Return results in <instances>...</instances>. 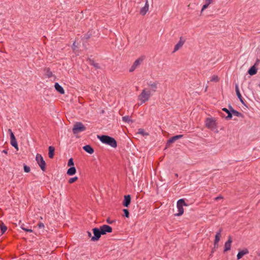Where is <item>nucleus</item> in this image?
I'll return each instance as SVG.
<instances>
[{
    "label": "nucleus",
    "instance_id": "nucleus-42",
    "mask_svg": "<svg viewBox=\"0 0 260 260\" xmlns=\"http://www.w3.org/2000/svg\"><path fill=\"white\" fill-rule=\"evenodd\" d=\"M222 199V196H218V197L215 198V200L216 201H217V200H218L219 199Z\"/></svg>",
    "mask_w": 260,
    "mask_h": 260
},
{
    "label": "nucleus",
    "instance_id": "nucleus-6",
    "mask_svg": "<svg viewBox=\"0 0 260 260\" xmlns=\"http://www.w3.org/2000/svg\"><path fill=\"white\" fill-rule=\"evenodd\" d=\"M36 160L41 170L45 171L46 170V162L43 156L40 154L38 153L36 156Z\"/></svg>",
    "mask_w": 260,
    "mask_h": 260
},
{
    "label": "nucleus",
    "instance_id": "nucleus-5",
    "mask_svg": "<svg viewBox=\"0 0 260 260\" xmlns=\"http://www.w3.org/2000/svg\"><path fill=\"white\" fill-rule=\"evenodd\" d=\"M144 59H145L144 56H142L139 57L138 59H137L134 61V62L133 63V64H132L131 67L129 68V72H134L137 68H138L141 65V64L143 62Z\"/></svg>",
    "mask_w": 260,
    "mask_h": 260
},
{
    "label": "nucleus",
    "instance_id": "nucleus-40",
    "mask_svg": "<svg viewBox=\"0 0 260 260\" xmlns=\"http://www.w3.org/2000/svg\"><path fill=\"white\" fill-rule=\"evenodd\" d=\"M259 62H260V60L259 59H257L253 66H255V67H256V66H257L259 64Z\"/></svg>",
    "mask_w": 260,
    "mask_h": 260
},
{
    "label": "nucleus",
    "instance_id": "nucleus-41",
    "mask_svg": "<svg viewBox=\"0 0 260 260\" xmlns=\"http://www.w3.org/2000/svg\"><path fill=\"white\" fill-rule=\"evenodd\" d=\"M107 222L109 223V224H112L114 222V221L113 220H110V219L109 218H107Z\"/></svg>",
    "mask_w": 260,
    "mask_h": 260
},
{
    "label": "nucleus",
    "instance_id": "nucleus-10",
    "mask_svg": "<svg viewBox=\"0 0 260 260\" xmlns=\"http://www.w3.org/2000/svg\"><path fill=\"white\" fill-rule=\"evenodd\" d=\"M102 235H105L107 233H111L112 232V228L108 225L104 224L100 227Z\"/></svg>",
    "mask_w": 260,
    "mask_h": 260
},
{
    "label": "nucleus",
    "instance_id": "nucleus-35",
    "mask_svg": "<svg viewBox=\"0 0 260 260\" xmlns=\"http://www.w3.org/2000/svg\"><path fill=\"white\" fill-rule=\"evenodd\" d=\"M74 161L73 159L72 158H71L69 159L68 162V166H74Z\"/></svg>",
    "mask_w": 260,
    "mask_h": 260
},
{
    "label": "nucleus",
    "instance_id": "nucleus-9",
    "mask_svg": "<svg viewBox=\"0 0 260 260\" xmlns=\"http://www.w3.org/2000/svg\"><path fill=\"white\" fill-rule=\"evenodd\" d=\"M8 132L10 133L11 144L15 147L17 150L18 149V144L15 136L11 129H8Z\"/></svg>",
    "mask_w": 260,
    "mask_h": 260
},
{
    "label": "nucleus",
    "instance_id": "nucleus-22",
    "mask_svg": "<svg viewBox=\"0 0 260 260\" xmlns=\"http://www.w3.org/2000/svg\"><path fill=\"white\" fill-rule=\"evenodd\" d=\"M44 72H45L46 76L49 78L53 76L52 72L50 71V68H45L44 69Z\"/></svg>",
    "mask_w": 260,
    "mask_h": 260
},
{
    "label": "nucleus",
    "instance_id": "nucleus-43",
    "mask_svg": "<svg viewBox=\"0 0 260 260\" xmlns=\"http://www.w3.org/2000/svg\"><path fill=\"white\" fill-rule=\"evenodd\" d=\"M87 234H88V236L89 237H91V233L90 232H87Z\"/></svg>",
    "mask_w": 260,
    "mask_h": 260
},
{
    "label": "nucleus",
    "instance_id": "nucleus-34",
    "mask_svg": "<svg viewBox=\"0 0 260 260\" xmlns=\"http://www.w3.org/2000/svg\"><path fill=\"white\" fill-rule=\"evenodd\" d=\"M23 167H24V171L25 172L28 173L30 172V169L28 166H26L25 164H24Z\"/></svg>",
    "mask_w": 260,
    "mask_h": 260
},
{
    "label": "nucleus",
    "instance_id": "nucleus-36",
    "mask_svg": "<svg viewBox=\"0 0 260 260\" xmlns=\"http://www.w3.org/2000/svg\"><path fill=\"white\" fill-rule=\"evenodd\" d=\"M208 7H209V5L205 3V4H204L202 7V8L201 10V13H202V12L204 10H205V9H206Z\"/></svg>",
    "mask_w": 260,
    "mask_h": 260
},
{
    "label": "nucleus",
    "instance_id": "nucleus-11",
    "mask_svg": "<svg viewBox=\"0 0 260 260\" xmlns=\"http://www.w3.org/2000/svg\"><path fill=\"white\" fill-rule=\"evenodd\" d=\"M222 231V229L221 228L220 229L218 232H216V234L215 236V240L214 242V248H217L218 247V243L219 241H220V237H221V233Z\"/></svg>",
    "mask_w": 260,
    "mask_h": 260
},
{
    "label": "nucleus",
    "instance_id": "nucleus-24",
    "mask_svg": "<svg viewBox=\"0 0 260 260\" xmlns=\"http://www.w3.org/2000/svg\"><path fill=\"white\" fill-rule=\"evenodd\" d=\"M48 149H49V153H48L49 157L50 158H52L54 155L55 148L54 147L50 146L49 147Z\"/></svg>",
    "mask_w": 260,
    "mask_h": 260
},
{
    "label": "nucleus",
    "instance_id": "nucleus-16",
    "mask_svg": "<svg viewBox=\"0 0 260 260\" xmlns=\"http://www.w3.org/2000/svg\"><path fill=\"white\" fill-rule=\"evenodd\" d=\"M183 136L182 135H179L172 137L169 140H168L167 145L174 143L175 141L182 138Z\"/></svg>",
    "mask_w": 260,
    "mask_h": 260
},
{
    "label": "nucleus",
    "instance_id": "nucleus-26",
    "mask_svg": "<svg viewBox=\"0 0 260 260\" xmlns=\"http://www.w3.org/2000/svg\"><path fill=\"white\" fill-rule=\"evenodd\" d=\"M76 172V169L75 167H72L70 168L67 171V174L70 176L74 175Z\"/></svg>",
    "mask_w": 260,
    "mask_h": 260
},
{
    "label": "nucleus",
    "instance_id": "nucleus-19",
    "mask_svg": "<svg viewBox=\"0 0 260 260\" xmlns=\"http://www.w3.org/2000/svg\"><path fill=\"white\" fill-rule=\"evenodd\" d=\"M83 149L86 152L91 154L94 152V149L89 145H87L83 147Z\"/></svg>",
    "mask_w": 260,
    "mask_h": 260
},
{
    "label": "nucleus",
    "instance_id": "nucleus-27",
    "mask_svg": "<svg viewBox=\"0 0 260 260\" xmlns=\"http://www.w3.org/2000/svg\"><path fill=\"white\" fill-rule=\"evenodd\" d=\"M0 228L2 234H4L7 230V227L4 224L3 222L1 223Z\"/></svg>",
    "mask_w": 260,
    "mask_h": 260
},
{
    "label": "nucleus",
    "instance_id": "nucleus-18",
    "mask_svg": "<svg viewBox=\"0 0 260 260\" xmlns=\"http://www.w3.org/2000/svg\"><path fill=\"white\" fill-rule=\"evenodd\" d=\"M235 90H236V94H237L238 99H239V100L242 104H244V99L242 98V96L240 92V90H239L238 84H236L235 86Z\"/></svg>",
    "mask_w": 260,
    "mask_h": 260
},
{
    "label": "nucleus",
    "instance_id": "nucleus-30",
    "mask_svg": "<svg viewBox=\"0 0 260 260\" xmlns=\"http://www.w3.org/2000/svg\"><path fill=\"white\" fill-rule=\"evenodd\" d=\"M219 81V78L217 76L213 75L212 76L210 81L217 82Z\"/></svg>",
    "mask_w": 260,
    "mask_h": 260
},
{
    "label": "nucleus",
    "instance_id": "nucleus-44",
    "mask_svg": "<svg viewBox=\"0 0 260 260\" xmlns=\"http://www.w3.org/2000/svg\"><path fill=\"white\" fill-rule=\"evenodd\" d=\"M3 153H4L5 154H7L8 153V151L7 150H3V151H2Z\"/></svg>",
    "mask_w": 260,
    "mask_h": 260
},
{
    "label": "nucleus",
    "instance_id": "nucleus-46",
    "mask_svg": "<svg viewBox=\"0 0 260 260\" xmlns=\"http://www.w3.org/2000/svg\"><path fill=\"white\" fill-rule=\"evenodd\" d=\"M258 86L260 88V83L258 84Z\"/></svg>",
    "mask_w": 260,
    "mask_h": 260
},
{
    "label": "nucleus",
    "instance_id": "nucleus-32",
    "mask_svg": "<svg viewBox=\"0 0 260 260\" xmlns=\"http://www.w3.org/2000/svg\"><path fill=\"white\" fill-rule=\"evenodd\" d=\"M21 228L25 232H30V233H31L32 232V230L30 229H27V228H26L24 227V224H22L21 225Z\"/></svg>",
    "mask_w": 260,
    "mask_h": 260
},
{
    "label": "nucleus",
    "instance_id": "nucleus-2",
    "mask_svg": "<svg viewBox=\"0 0 260 260\" xmlns=\"http://www.w3.org/2000/svg\"><path fill=\"white\" fill-rule=\"evenodd\" d=\"M98 137L103 143L108 145L113 148H116L117 146L116 141L112 137L106 135L98 136Z\"/></svg>",
    "mask_w": 260,
    "mask_h": 260
},
{
    "label": "nucleus",
    "instance_id": "nucleus-39",
    "mask_svg": "<svg viewBox=\"0 0 260 260\" xmlns=\"http://www.w3.org/2000/svg\"><path fill=\"white\" fill-rule=\"evenodd\" d=\"M213 0H205V3L209 6L210 4L213 3Z\"/></svg>",
    "mask_w": 260,
    "mask_h": 260
},
{
    "label": "nucleus",
    "instance_id": "nucleus-20",
    "mask_svg": "<svg viewBox=\"0 0 260 260\" xmlns=\"http://www.w3.org/2000/svg\"><path fill=\"white\" fill-rule=\"evenodd\" d=\"M229 108H230V109H231L232 115H234L236 116L237 117H242V118H243L244 117L243 115L241 113H240V112H238V111L233 109L231 106H230Z\"/></svg>",
    "mask_w": 260,
    "mask_h": 260
},
{
    "label": "nucleus",
    "instance_id": "nucleus-8",
    "mask_svg": "<svg viewBox=\"0 0 260 260\" xmlns=\"http://www.w3.org/2000/svg\"><path fill=\"white\" fill-rule=\"evenodd\" d=\"M205 124L207 128L213 129L216 126L215 120L212 118H208L205 121Z\"/></svg>",
    "mask_w": 260,
    "mask_h": 260
},
{
    "label": "nucleus",
    "instance_id": "nucleus-17",
    "mask_svg": "<svg viewBox=\"0 0 260 260\" xmlns=\"http://www.w3.org/2000/svg\"><path fill=\"white\" fill-rule=\"evenodd\" d=\"M249 253V251L247 249L245 248L241 251H240L237 255V259H241L244 255L248 254Z\"/></svg>",
    "mask_w": 260,
    "mask_h": 260
},
{
    "label": "nucleus",
    "instance_id": "nucleus-25",
    "mask_svg": "<svg viewBox=\"0 0 260 260\" xmlns=\"http://www.w3.org/2000/svg\"><path fill=\"white\" fill-rule=\"evenodd\" d=\"M230 110H228V109L225 108H223L222 109V110L225 112L228 115L225 117V119L228 120L232 118V113H231V109H230Z\"/></svg>",
    "mask_w": 260,
    "mask_h": 260
},
{
    "label": "nucleus",
    "instance_id": "nucleus-4",
    "mask_svg": "<svg viewBox=\"0 0 260 260\" xmlns=\"http://www.w3.org/2000/svg\"><path fill=\"white\" fill-rule=\"evenodd\" d=\"M86 129V127L82 122H77L74 125L72 131L74 134L76 135L79 133L85 131Z\"/></svg>",
    "mask_w": 260,
    "mask_h": 260
},
{
    "label": "nucleus",
    "instance_id": "nucleus-15",
    "mask_svg": "<svg viewBox=\"0 0 260 260\" xmlns=\"http://www.w3.org/2000/svg\"><path fill=\"white\" fill-rule=\"evenodd\" d=\"M131 196L129 194L126 195L124 196V201L123 202L122 204L124 207H127L129 205V204L131 203Z\"/></svg>",
    "mask_w": 260,
    "mask_h": 260
},
{
    "label": "nucleus",
    "instance_id": "nucleus-31",
    "mask_svg": "<svg viewBox=\"0 0 260 260\" xmlns=\"http://www.w3.org/2000/svg\"><path fill=\"white\" fill-rule=\"evenodd\" d=\"M78 178L76 176L71 178L69 180L68 182L70 184H72V183L75 182V181H76L78 180Z\"/></svg>",
    "mask_w": 260,
    "mask_h": 260
},
{
    "label": "nucleus",
    "instance_id": "nucleus-7",
    "mask_svg": "<svg viewBox=\"0 0 260 260\" xmlns=\"http://www.w3.org/2000/svg\"><path fill=\"white\" fill-rule=\"evenodd\" d=\"M92 232L93 236L91 237V241H96L99 240L102 235L100 229L96 228H93L92 229Z\"/></svg>",
    "mask_w": 260,
    "mask_h": 260
},
{
    "label": "nucleus",
    "instance_id": "nucleus-45",
    "mask_svg": "<svg viewBox=\"0 0 260 260\" xmlns=\"http://www.w3.org/2000/svg\"><path fill=\"white\" fill-rule=\"evenodd\" d=\"M175 176L178 177V174H175Z\"/></svg>",
    "mask_w": 260,
    "mask_h": 260
},
{
    "label": "nucleus",
    "instance_id": "nucleus-23",
    "mask_svg": "<svg viewBox=\"0 0 260 260\" xmlns=\"http://www.w3.org/2000/svg\"><path fill=\"white\" fill-rule=\"evenodd\" d=\"M257 71V69L255 67V66H253L251 67L248 70V73L250 75H254L256 74Z\"/></svg>",
    "mask_w": 260,
    "mask_h": 260
},
{
    "label": "nucleus",
    "instance_id": "nucleus-37",
    "mask_svg": "<svg viewBox=\"0 0 260 260\" xmlns=\"http://www.w3.org/2000/svg\"><path fill=\"white\" fill-rule=\"evenodd\" d=\"M92 65L94 66L96 69H100V66L98 63L93 62Z\"/></svg>",
    "mask_w": 260,
    "mask_h": 260
},
{
    "label": "nucleus",
    "instance_id": "nucleus-3",
    "mask_svg": "<svg viewBox=\"0 0 260 260\" xmlns=\"http://www.w3.org/2000/svg\"><path fill=\"white\" fill-rule=\"evenodd\" d=\"M187 204L185 202L183 199H179L177 203V208L178 212L175 214V216H180L184 213L183 206H187Z\"/></svg>",
    "mask_w": 260,
    "mask_h": 260
},
{
    "label": "nucleus",
    "instance_id": "nucleus-29",
    "mask_svg": "<svg viewBox=\"0 0 260 260\" xmlns=\"http://www.w3.org/2000/svg\"><path fill=\"white\" fill-rule=\"evenodd\" d=\"M138 133L139 134H141L142 136H148V134L147 133H146L145 131L142 128H139L138 129Z\"/></svg>",
    "mask_w": 260,
    "mask_h": 260
},
{
    "label": "nucleus",
    "instance_id": "nucleus-14",
    "mask_svg": "<svg viewBox=\"0 0 260 260\" xmlns=\"http://www.w3.org/2000/svg\"><path fill=\"white\" fill-rule=\"evenodd\" d=\"M149 9V4H148V0H146V3L144 7L142 8L140 10V14L142 15H145L146 13L148 12Z\"/></svg>",
    "mask_w": 260,
    "mask_h": 260
},
{
    "label": "nucleus",
    "instance_id": "nucleus-38",
    "mask_svg": "<svg viewBox=\"0 0 260 260\" xmlns=\"http://www.w3.org/2000/svg\"><path fill=\"white\" fill-rule=\"evenodd\" d=\"M38 226L39 228H44V224L42 222H39L38 224Z\"/></svg>",
    "mask_w": 260,
    "mask_h": 260
},
{
    "label": "nucleus",
    "instance_id": "nucleus-33",
    "mask_svg": "<svg viewBox=\"0 0 260 260\" xmlns=\"http://www.w3.org/2000/svg\"><path fill=\"white\" fill-rule=\"evenodd\" d=\"M123 211L124 212V216H125L127 218H128L129 216V211L127 209H123Z\"/></svg>",
    "mask_w": 260,
    "mask_h": 260
},
{
    "label": "nucleus",
    "instance_id": "nucleus-1",
    "mask_svg": "<svg viewBox=\"0 0 260 260\" xmlns=\"http://www.w3.org/2000/svg\"><path fill=\"white\" fill-rule=\"evenodd\" d=\"M147 85L148 87L144 88L138 96V100L141 102V105L149 101L152 93L157 90L158 82L157 81H149L147 83Z\"/></svg>",
    "mask_w": 260,
    "mask_h": 260
},
{
    "label": "nucleus",
    "instance_id": "nucleus-12",
    "mask_svg": "<svg viewBox=\"0 0 260 260\" xmlns=\"http://www.w3.org/2000/svg\"><path fill=\"white\" fill-rule=\"evenodd\" d=\"M232 242L233 240L231 236H229L228 241L224 244L223 250L224 252H226L231 249Z\"/></svg>",
    "mask_w": 260,
    "mask_h": 260
},
{
    "label": "nucleus",
    "instance_id": "nucleus-28",
    "mask_svg": "<svg viewBox=\"0 0 260 260\" xmlns=\"http://www.w3.org/2000/svg\"><path fill=\"white\" fill-rule=\"evenodd\" d=\"M122 121L125 122L129 123L130 122H132V121L131 119V118L129 116H125L122 117Z\"/></svg>",
    "mask_w": 260,
    "mask_h": 260
},
{
    "label": "nucleus",
    "instance_id": "nucleus-21",
    "mask_svg": "<svg viewBox=\"0 0 260 260\" xmlns=\"http://www.w3.org/2000/svg\"><path fill=\"white\" fill-rule=\"evenodd\" d=\"M55 89L60 94H64V90L63 88L58 83H55L54 85Z\"/></svg>",
    "mask_w": 260,
    "mask_h": 260
},
{
    "label": "nucleus",
    "instance_id": "nucleus-13",
    "mask_svg": "<svg viewBox=\"0 0 260 260\" xmlns=\"http://www.w3.org/2000/svg\"><path fill=\"white\" fill-rule=\"evenodd\" d=\"M185 42V40L183 38V37H181L179 39V42L175 46L174 49V52L178 51L180 48H181Z\"/></svg>",
    "mask_w": 260,
    "mask_h": 260
}]
</instances>
